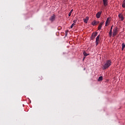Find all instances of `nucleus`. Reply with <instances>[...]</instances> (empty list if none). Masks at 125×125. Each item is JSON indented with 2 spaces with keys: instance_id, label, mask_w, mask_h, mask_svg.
<instances>
[{
  "instance_id": "obj_1",
  "label": "nucleus",
  "mask_w": 125,
  "mask_h": 125,
  "mask_svg": "<svg viewBox=\"0 0 125 125\" xmlns=\"http://www.w3.org/2000/svg\"><path fill=\"white\" fill-rule=\"evenodd\" d=\"M112 65V61L110 60H107L104 65V69H108Z\"/></svg>"
},
{
  "instance_id": "obj_2",
  "label": "nucleus",
  "mask_w": 125,
  "mask_h": 125,
  "mask_svg": "<svg viewBox=\"0 0 125 125\" xmlns=\"http://www.w3.org/2000/svg\"><path fill=\"white\" fill-rule=\"evenodd\" d=\"M117 34H118V28L115 27L113 29V37H115V36H117Z\"/></svg>"
},
{
  "instance_id": "obj_3",
  "label": "nucleus",
  "mask_w": 125,
  "mask_h": 125,
  "mask_svg": "<svg viewBox=\"0 0 125 125\" xmlns=\"http://www.w3.org/2000/svg\"><path fill=\"white\" fill-rule=\"evenodd\" d=\"M100 38V35H98L96 38V46L98 45V43H99V39Z\"/></svg>"
},
{
  "instance_id": "obj_4",
  "label": "nucleus",
  "mask_w": 125,
  "mask_h": 125,
  "mask_svg": "<svg viewBox=\"0 0 125 125\" xmlns=\"http://www.w3.org/2000/svg\"><path fill=\"white\" fill-rule=\"evenodd\" d=\"M97 34H98L97 32L92 33V36H91V39L94 40V39H95V37H96V36H97Z\"/></svg>"
},
{
  "instance_id": "obj_5",
  "label": "nucleus",
  "mask_w": 125,
  "mask_h": 125,
  "mask_svg": "<svg viewBox=\"0 0 125 125\" xmlns=\"http://www.w3.org/2000/svg\"><path fill=\"white\" fill-rule=\"evenodd\" d=\"M93 26H95V25H98L99 24V21H94L92 22Z\"/></svg>"
},
{
  "instance_id": "obj_6",
  "label": "nucleus",
  "mask_w": 125,
  "mask_h": 125,
  "mask_svg": "<svg viewBox=\"0 0 125 125\" xmlns=\"http://www.w3.org/2000/svg\"><path fill=\"white\" fill-rule=\"evenodd\" d=\"M50 21H51V22H53L54 20H55V16L53 15L51 16L49 19Z\"/></svg>"
},
{
  "instance_id": "obj_7",
  "label": "nucleus",
  "mask_w": 125,
  "mask_h": 125,
  "mask_svg": "<svg viewBox=\"0 0 125 125\" xmlns=\"http://www.w3.org/2000/svg\"><path fill=\"white\" fill-rule=\"evenodd\" d=\"M118 17L121 19V21H124V16L122 14H119L118 15Z\"/></svg>"
},
{
  "instance_id": "obj_8",
  "label": "nucleus",
  "mask_w": 125,
  "mask_h": 125,
  "mask_svg": "<svg viewBox=\"0 0 125 125\" xmlns=\"http://www.w3.org/2000/svg\"><path fill=\"white\" fill-rule=\"evenodd\" d=\"M109 23H110V18H108L105 21V26H108Z\"/></svg>"
},
{
  "instance_id": "obj_9",
  "label": "nucleus",
  "mask_w": 125,
  "mask_h": 125,
  "mask_svg": "<svg viewBox=\"0 0 125 125\" xmlns=\"http://www.w3.org/2000/svg\"><path fill=\"white\" fill-rule=\"evenodd\" d=\"M104 24V21H103L100 23L98 26V30H101V28H102V25Z\"/></svg>"
},
{
  "instance_id": "obj_10",
  "label": "nucleus",
  "mask_w": 125,
  "mask_h": 125,
  "mask_svg": "<svg viewBox=\"0 0 125 125\" xmlns=\"http://www.w3.org/2000/svg\"><path fill=\"white\" fill-rule=\"evenodd\" d=\"M103 2L104 6H107L108 5V0H103Z\"/></svg>"
},
{
  "instance_id": "obj_11",
  "label": "nucleus",
  "mask_w": 125,
  "mask_h": 125,
  "mask_svg": "<svg viewBox=\"0 0 125 125\" xmlns=\"http://www.w3.org/2000/svg\"><path fill=\"white\" fill-rule=\"evenodd\" d=\"M100 16H101V12H99L96 14V17L99 19L100 18Z\"/></svg>"
},
{
  "instance_id": "obj_12",
  "label": "nucleus",
  "mask_w": 125,
  "mask_h": 125,
  "mask_svg": "<svg viewBox=\"0 0 125 125\" xmlns=\"http://www.w3.org/2000/svg\"><path fill=\"white\" fill-rule=\"evenodd\" d=\"M83 21L86 24L87 23V22L88 21V17H86L85 19H83Z\"/></svg>"
},
{
  "instance_id": "obj_13",
  "label": "nucleus",
  "mask_w": 125,
  "mask_h": 125,
  "mask_svg": "<svg viewBox=\"0 0 125 125\" xmlns=\"http://www.w3.org/2000/svg\"><path fill=\"white\" fill-rule=\"evenodd\" d=\"M83 54L84 55V56H87L88 55H89V54H87L86 53V52H85V51H84L83 52Z\"/></svg>"
},
{
  "instance_id": "obj_14",
  "label": "nucleus",
  "mask_w": 125,
  "mask_h": 125,
  "mask_svg": "<svg viewBox=\"0 0 125 125\" xmlns=\"http://www.w3.org/2000/svg\"><path fill=\"white\" fill-rule=\"evenodd\" d=\"M103 77L101 76V77H100L99 78L98 81V82H100V81H103Z\"/></svg>"
},
{
  "instance_id": "obj_15",
  "label": "nucleus",
  "mask_w": 125,
  "mask_h": 125,
  "mask_svg": "<svg viewBox=\"0 0 125 125\" xmlns=\"http://www.w3.org/2000/svg\"><path fill=\"white\" fill-rule=\"evenodd\" d=\"M122 50H124V49H125V43H123L122 44Z\"/></svg>"
},
{
  "instance_id": "obj_16",
  "label": "nucleus",
  "mask_w": 125,
  "mask_h": 125,
  "mask_svg": "<svg viewBox=\"0 0 125 125\" xmlns=\"http://www.w3.org/2000/svg\"><path fill=\"white\" fill-rule=\"evenodd\" d=\"M122 7L125 8V0H124L123 2Z\"/></svg>"
},
{
  "instance_id": "obj_17",
  "label": "nucleus",
  "mask_w": 125,
  "mask_h": 125,
  "mask_svg": "<svg viewBox=\"0 0 125 125\" xmlns=\"http://www.w3.org/2000/svg\"><path fill=\"white\" fill-rule=\"evenodd\" d=\"M73 10L72 9L71 10V11H70V12L68 14V16H71V14H72V13L73 12Z\"/></svg>"
},
{
  "instance_id": "obj_18",
  "label": "nucleus",
  "mask_w": 125,
  "mask_h": 125,
  "mask_svg": "<svg viewBox=\"0 0 125 125\" xmlns=\"http://www.w3.org/2000/svg\"><path fill=\"white\" fill-rule=\"evenodd\" d=\"M112 33H113V32L112 31V29L110 30L109 31V36L110 37H111L112 36Z\"/></svg>"
},
{
  "instance_id": "obj_19",
  "label": "nucleus",
  "mask_w": 125,
  "mask_h": 125,
  "mask_svg": "<svg viewBox=\"0 0 125 125\" xmlns=\"http://www.w3.org/2000/svg\"><path fill=\"white\" fill-rule=\"evenodd\" d=\"M75 25V23H72L70 26V28H71V29H72V28H73Z\"/></svg>"
},
{
  "instance_id": "obj_20",
  "label": "nucleus",
  "mask_w": 125,
  "mask_h": 125,
  "mask_svg": "<svg viewBox=\"0 0 125 125\" xmlns=\"http://www.w3.org/2000/svg\"><path fill=\"white\" fill-rule=\"evenodd\" d=\"M73 22H74V23H76L77 22V20H74Z\"/></svg>"
},
{
  "instance_id": "obj_21",
  "label": "nucleus",
  "mask_w": 125,
  "mask_h": 125,
  "mask_svg": "<svg viewBox=\"0 0 125 125\" xmlns=\"http://www.w3.org/2000/svg\"><path fill=\"white\" fill-rule=\"evenodd\" d=\"M110 30H111V31H112V30H113V25H112V26L111 27Z\"/></svg>"
},
{
  "instance_id": "obj_22",
  "label": "nucleus",
  "mask_w": 125,
  "mask_h": 125,
  "mask_svg": "<svg viewBox=\"0 0 125 125\" xmlns=\"http://www.w3.org/2000/svg\"><path fill=\"white\" fill-rule=\"evenodd\" d=\"M84 58H85V57H84V58H83V60H84Z\"/></svg>"
},
{
  "instance_id": "obj_23",
  "label": "nucleus",
  "mask_w": 125,
  "mask_h": 125,
  "mask_svg": "<svg viewBox=\"0 0 125 125\" xmlns=\"http://www.w3.org/2000/svg\"><path fill=\"white\" fill-rule=\"evenodd\" d=\"M84 58H85V57H84V58H83V60H84Z\"/></svg>"
},
{
  "instance_id": "obj_24",
  "label": "nucleus",
  "mask_w": 125,
  "mask_h": 125,
  "mask_svg": "<svg viewBox=\"0 0 125 125\" xmlns=\"http://www.w3.org/2000/svg\"><path fill=\"white\" fill-rule=\"evenodd\" d=\"M84 58H85V57H84V58H83V60H84Z\"/></svg>"
}]
</instances>
